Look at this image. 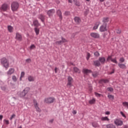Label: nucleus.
<instances>
[{
	"instance_id": "8",
	"label": "nucleus",
	"mask_w": 128,
	"mask_h": 128,
	"mask_svg": "<svg viewBox=\"0 0 128 128\" xmlns=\"http://www.w3.org/2000/svg\"><path fill=\"white\" fill-rule=\"evenodd\" d=\"M62 40L57 41L56 42V44H64V42H68V40L64 38V37H62Z\"/></svg>"
},
{
	"instance_id": "49",
	"label": "nucleus",
	"mask_w": 128,
	"mask_h": 128,
	"mask_svg": "<svg viewBox=\"0 0 128 128\" xmlns=\"http://www.w3.org/2000/svg\"><path fill=\"white\" fill-rule=\"evenodd\" d=\"M58 68L56 67L55 68H54V72H55V74H58Z\"/></svg>"
},
{
	"instance_id": "39",
	"label": "nucleus",
	"mask_w": 128,
	"mask_h": 128,
	"mask_svg": "<svg viewBox=\"0 0 128 128\" xmlns=\"http://www.w3.org/2000/svg\"><path fill=\"white\" fill-rule=\"evenodd\" d=\"M90 54L88 52L87 53V56L86 58L87 60H90Z\"/></svg>"
},
{
	"instance_id": "3",
	"label": "nucleus",
	"mask_w": 128,
	"mask_h": 128,
	"mask_svg": "<svg viewBox=\"0 0 128 128\" xmlns=\"http://www.w3.org/2000/svg\"><path fill=\"white\" fill-rule=\"evenodd\" d=\"M56 100L53 97H48L44 99V102L46 104H52Z\"/></svg>"
},
{
	"instance_id": "2",
	"label": "nucleus",
	"mask_w": 128,
	"mask_h": 128,
	"mask_svg": "<svg viewBox=\"0 0 128 128\" xmlns=\"http://www.w3.org/2000/svg\"><path fill=\"white\" fill-rule=\"evenodd\" d=\"M20 8V4L18 2H13L11 5V8L12 12H16Z\"/></svg>"
},
{
	"instance_id": "64",
	"label": "nucleus",
	"mask_w": 128,
	"mask_h": 128,
	"mask_svg": "<svg viewBox=\"0 0 128 128\" xmlns=\"http://www.w3.org/2000/svg\"><path fill=\"white\" fill-rule=\"evenodd\" d=\"M18 128H22V126H20Z\"/></svg>"
},
{
	"instance_id": "48",
	"label": "nucleus",
	"mask_w": 128,
	"mask_h": 128,
	"mask_svg": "<svg viewBox=\"0 0 128 128\" xmlns=\"http://www.w3.org/2000/svg\"><path fill=\"white\" fill-rule=\"evenodd\" d=\"M94 55L96 56H100V53H98V52H95L94 53Z\"/></svg>"
},
{
	"instance_id": "41",
	"label": "nucleus",
	"mask_w": 128,
	"mask_h": 128,
	"mask_svg": "<svg viewBox=\"0 0 128 128\" xmlns=\"http://www.w3.org/2000/svg\"><path fill=\"white\" fill-rule=\"evenodd\" d=\"M92 74V76H94V78H96V76H98V74L96 72H94Z\"/></svg>"
},
{
	"instance_id": "22",
	"label": "nucleus",
	"mask_w": 128,
	"mask_h": 128,
	"mask_svg": "<svg viewBox=\"0 0 128 128\" xmlns=\"http://www.w3.org/2000/svg\"><path fill=\"white\" fill-rule=\"evenodd\" d=\"M94 64L96 66H100V62L98 60L94 61Z\"/></svg>"
},
{
	"instance_id": "1",
	"label": "nucleus",
	"mask_w": 128,
	"mask_h": 128,
	"mask_svg": "<svg viewBox=\"0 0 128 128\" xmlns=\"http://www.w3.org/2000/svg\"><path fill=\"white\" fill-rule=\"evenodd\" d=\"M30 88H26L22 92H18V94L20 98H24L28 92H30Z\"/></svg>"
},
{
	"instance_id": "18",
	"label": "nucleus",
	"mask_w": 128,
	"mask_h": 128,
	"mask_svg": "<svg viewBox=\"0 0 128 128\" xmlns=\"http://www.w3.org/2000/svg\"><path fill=\"white\" fill-rule=\"evenodd\" d=\"M56 13L58 16L62 20V11L60 10H57Z\"/></svg>"
},
{
	"instance_id": "46",
	"label": "nucleus",
	"mask_w": 128,
	"mask_h": 128,
	"mask_svg": "<svg viewBox=\"0 0 128 128\" xmlns=\"http://www.w3.org/2000/svg\"><path fill=\"white\" fill-rule=\"evenodd\" d=\"M120 62H124V58H120Z\"/></svg>"
},
{
	"instance_id": "11",
	"label": "nucleus",
	"mask_w": 128,
	"mask_h": 128,
	"mask_svg": "<svg viewBox=\"0 0 128 128\" xmlns=\"http://www.w3.org/2000/svg\"><path fill=\"white\" fill-rule=\"evenodd\" d=\"M90 36L94 38H100V34L96 32H91Z\"/></svg>"
},
{
	"instance_id": "30",
	"label": "nucleus",
	"mask_w": 128,
	"mask_h": 128,
	"mask_svg": "<svg viewBox=\"0 0 128 128\" xmlns=\"http://www.w3.org/2000/svg\"><path fill=\"white\" fill-rule=\"evenodd\" d=\"M98 26H100V23L96 22L94 26L93 27V30H98Z\"/></svg>"
},
{
	"instance_id": "50",
	"label": "nucleus",
	"mask_w": 128,
	"mask_h": 128,
	"mask_svg": "<svg viewBox=\"0 0 128 128\" xmlns=\"http://www.w3.org/2000/svg\"><path fill=\"white\" fill-rule=\"evenodd\" d=\"M14 118H16V114H13L10 118V120Z\"/></svg>"
},
{
	"instance_id": "14",
	"label": "nucleus",
	"mask_w": 128,
	"mask_h": 128,
	"mask_svg": "<svg viewBox=\"0 0 128 128\" xmlns=\"http://www.w3.org/2000/svg\"><path fill=\"white\" fill-rule=\"evenodd\" d=\"M14 72V68H10L8 72H7L8 76H12Z\"/></svg>"
},
{
	"instance_id": "5",
	"label": "nucleus",
	"mask_w": 128,
	"mask_h": 128,
	"mask_svg": "<svg viewBox=\"0 0 128 128\" xmlns=\"http://www.w3.org/2000/svg\"><path fill=\"white\" fill-rule=\"evenodd\" d=\"M72 82H73L72 78L70 76H68V84H67V86L68 88H72Z\"/></svg>"
},
{
	"instance_id": "28",
	"label": "nucleus",
	"mask_w": 128,
	"mask_h": 128,
	"mask_svg": "<svg viewBox=\"0 0 128 128\" xmlns=\"http://www.w3.org/2000/svg\"><path fill=\"white\" fill-rule=\"evenodd\" d=\"M8 30L10 32H12V30H14V28L10 26H8Z\"/></svg>"
},
{
	"instance_id": "44",
	"label": "nucleus",
	"mask_w": 128,
	"mask_h": 128,
	"mask_svg": "<svg viewBox=\"0 0 128 128\" xmlns=\"http://www.w3.org/2000/svg\"><path fill=\"white\" fill-rule=\"evenodd\" d=\"M111 62H114V64H118V62L116 61V58L114 59H112L111 60Z\"/></svg>"
},
{
	"instance_id": "61",
	"label": "nucleus",
	"mask_w": 128,
	"mask_h": 128,
	"mask_svg": "<svg viewBox=\"0 0 128 128\" xmlns=\"http://www.w3.org/2000/svg\"><path fill=\"white\" fill-rule=\"evenodd\" d=\"M68 2H70V3L72 2V0H68Z\"/></svg>"
},
{
	"instance_id": "17",
	"label": "nucleus",
	"mask_w": 128,
	"mask_h": 128,
	"mask_svg": "<svg viewBox=\"0 0 128 128\" xmlns=\"http://www.w3.org/2000/svg\"><path fill=\"white\" fill-rule=\"evenodd\" d=\"M33 24L36 26V28H38V26H40V24L38 23V20H34L33 22Z\"/></svg>"
},
{
	"instance_id": "62",
	"label": "nucleus",
	"mask_w": 128,
	"mask_h": 128,
	"mask_svg": "<svg viewBox=\"0 0 128 128\" xmlns=\"http://www.w3.org/2000/svg\"><path fill=\"white\" fill-rule=\"evenodd\" d=\"M100 1L101 2H104V0H100Z\"/></svg>"
},
{
	"instance_id": "12",
	"label": "nucleus",
	"mask_w": 128,
	"mask_h": 128,
	"mask_svg": "<svg viewBox=\"0 0 128 128\" xmlns=\"http://www.w3.org/2000/svg\"><path fill=\"white\" fill-rule=\"evenodd\" d=\"M16 38L20 42H22V34H20V33L16 34Z\"/></svg>"
},
{
	"instance_id": "10",
	"label": "nucleus",
	"mask_w": 128,
	"mask_h": 128,
	"mask_svg": "<svg viewBox=\"0 0 128 128\" xmlns=\"http://www.w3.org/2000/svg\"><path fill=\"white\" fill-rule=\"evenodd\" d=\"M100 30L102 32H106V24H104L101 26L100 28Z\"/></svg>"
},
{
	"instance_id": "36",
	"label": "nucleus",
	"mask_w": 128,
	"mask_h": 128,
	"mask_svg": "<svg viewBox=\"0 0 128 128\" xmlns=\"http://www.w3.org/2000/svg\"><path fill=\"white\" fill-rule=\"evenodd\" d=\"M26 64H30L32 62V59L28 58L26 60Z\"/></svg>"
},
{
	"instance_id": "26",
	"label": "nucleus",
	"mask_w": 128,
	"mask_h": 128,
	"mask_svg": "<svg viewBox=\"0 0 128 128\" xmlns=\"http://www.w3.org/2000/svg\"><path fill=\"white\" fill-rule=\"evenodd\" d=\"M107 128H116V126L113 124H108L106 126Z\"/></svg>"
},
{
	"instance_id": "47",
	"label": "nucleus",
	"mask_w": 128,
	"mask_h": 128,
	"mask_svg": "<svg viewBox=\"0 0 128 128\" xmlns=\"http://www.w3.org/2000/svg\"><path fill=\"white\" fill-rule=\"evenodd\" d=\"M108 98H112V100H114V96L108 94Z\"/></svg>"
},
{
	"instance_id": "51",
	"label": "nucleus",
	"mask_w": 128,
	"mask_h": 128,
	"mask_svg": "<svg viewBox=\"0 0 128 128\" xmlns=\"http://www.w3.org/2000/svg\"><path fill=\"white\" fill-rule=\"evenodd\" d=\"M116 32L117 34H120V32H122V31L118 29L116 30Z\"/></svg>"
},
{
	"instance_id": "19",
	"label": "nucleus",
	"mask_w": 128,
	"mask_h": 128,
	"mask_svg": "<svg viewBox=\"0 0 128 128\" xmlns=\"http://www.w3.org/2000/svg\"><path fill=\"white\" fill-rule=\"evenodd\" d=\"M118 66L120 68H122V70H126V66L124 64L118 63Z\"/></svg>"
},
{
	"instance_id": "29",
	"label": "nucleus",
	"mask_w": 128,
	"mask_h": 128,
	"mask_svg": "<svg viewBox=\"0 0 128 128\" xmlns=\"http://www.w3.org/2000/svg\"><path fill=\"white\" fill-rule=\"evenodd\" d=\"M74 20L76 24H80V18L78 17H75Z\"/></svg>"
},
{
	"instance_id": "31",
	"label": "nucleus",
	"mask_w": 128,
	"mask_h": 128,
	"mask_svg": "<svg viewBox=\"0 0 128 128\" xmlns=\"http://www.w3.org/2000/svg\"><path fill=\"white\" fill-rule=\"evenodd\" d=\"M100 82L102 84H108V80H104V79H102L100 80Z\"/></svg>"
},
{
	"instance_id": "27",
	"label": "nucleus",
	"mask_w": 128,
	"mask_h": 128,
	"mask_svg": "<svg viewBox=\"0 0 128 128\" xmlns=\"http://www.w3.org/2000/svg\"><path fill=\"white\" fill-rule=\"evenodd\" d=\"M101 120L103 121L108 122L110 120V118H108V116L102 117Z\"/></svg>"
},
{
	"instance_id": "37",
	"label": "nucleus",
	"mask_w": 128,
	"mask_h": 128,
	"mask_svg": "<svg viewBox=\"0 0 128 128\" xmlns=\"http://www.w3.org/2000/svg\"><path fill=\"white\" fill-rule=\"evenodd\" d=\"M24 72H22L20 76V80H22V78H24Z\"/></svg>"
},
{
	"instance_id": "42",
	"label": "nucleus",
	"mask_w": 128,
	"mask_h": 128,
	"mask_svg": "<svg viewBox=\"0 0 128 128\" xmlns=\"http://www.w3.org/2000/svg\"><path fill=\"white\" fill-rule=\"evenodd\" d=\"M112 60V56H108V58L106 59L107 62H110V60Z\"/></svg>"
},
{
	"instance_id": "45",
	"label": "nucleus",
	"mask_w": 128,
	"mask_h": 128,
	"mask_svg": "<svg viewBox=\"0 0 128 128\" xmlns=\"http://www.w3.org/2000/svg\"><path fill=\"white\" fill-rule=\"evenodd\" d=\"M4 122L6 124H10V121L8 120H4Z\"/></svg>"
},
{
	"instance_id": "25",
	"label": "nucleus",
	"mask_w": 128,
	"mask_h": 128,
	"mask_svg": "<svg viewBox=\"0 0 128 128\" xmlns=\"http://www.w3.org/2000/svg\"><path fill=\"white\" fill-rule=\"evenodd\" d=\"M74 70L75 72H77L78 74H80V69H78V68L76 67H74Z\"/></svg>"
},
{
	"instance_id": "38",
	"label": "nucleus",
	"mask_w": 128,
	"mask_h": 128,
	"mask_svg": "<svg viewBox=\"0 0 128 128\" xmlns=\"http://www.w3.org/2000/svg\"><path fill=\"white\" fill-rule=\"evenodd\" d=\"M94 94H95V96L97 97H98V98H100V96H102V94H98L96 92H95Z\"/></svg>"
},
{
	"instance_id": "58",
	"label": "nucleus",
	"mask_w": 128,
	"mask_h": 128,
	"mask_svg": "<svg viewBox=\"0 0 128 128\" xmlns=\"http://www.w3.org/2000/svg\"><path fill=\"white\" fill-rule=\"evenodd\" d=\"M2 90H6V88L4 86H2L1 88Z\"/></svg>"
},
{
	"instance_id": "16",
	"label": "nucleus",
	"mask_w": 128,
	"mask_h": 128,
	"mask_svg": "<svg viewBox=\"0 0 128 128\" xmlns=\"http://www.w3.org/2000/svg\"><path fill=\"white\" fill-rule=\"evenodd\" d=\"M82 72L84 74H90V72H92L90 70L86 68H84Z\"/></svg>"
},
{
	"instance_id": "53",
	"label": "nucleus",
	"mask_w": 128,
	"mask_h": 128,
	"mask_svg": "<svg viewBox=\"0 0 128 128\" xmlns=\"http://www.w3.org/2000/svg\"><path fill=\"white\" fill-rule=\"evenodd\" d=\"M64 14L65 16H68V14H70V12H66Z\"/></svg>"
},
{
	"instance_id": "23",
	"label": "nucleus",
	"mask_w": 128,
	"mask_h": 128,
	"mask_svg": "<svg viewBox=\"0 0 128 128\" xmlns=\"http://www.w3.org/2000/svg\"><path fill=\"white\" fill-rule=\"evenodd\" d=\"M38 18L42 20V22H44V16L42 14H40L38 16Z\"/></svg>"
},
{
	"instance_id": "57",
	"label": "nucleus",
	"mask_w": 128,
	"mask_h": 128,
	"mask_svg": "<svg viewBox=\"0 0 128 128\" xmlns=\"http://www.w3.org/2000/svg\"><path fill=\"white\" fill-rule=\"evenodd\" d=\"M4 118V116L2 115H0V120H2V118Z\"/></svg>"
},
{
	"instance_id": "52",
	"label": "nucleus",
	"mask_w": 128,
	"mask_h": 128,
	"mask_svg": "<svg viewBox=\"0 0 128 128\" xmlns=\"http://www.w3.org/2000/svg\"><path fill=\"white\" fill-rule=\"evenodd\" d=\"M105 114L109 116V114H110V111H107L105 112Z\"/></svg>"
},
{
	"instance_id": "9",
	"label": "nucleus",
	"mask_w": 128,
	"mask_h": 128,
	"mask_svg": "<svg viewBox=\"0 0 128 128\" xmlns=\"http://www.w3.org/2000/svg\"><path fill=\"white\" fill-rule=\"evenodd\" d=\"M114 123L116 126H122L123 122L120 119H115L114 120Z\"/></svg>"
},
{
	"instance_id": "63",
	"label": "nucleus",
	"mask_w": 128,
	"mask_h": 128,
	"mask_svg": "<svg viewBox=\"0 0 128 128\" xmlns=\"http://www.w3.org/2000/svg\"><path fill=\"white\" fill-rule=\"evenodd\" d=\"M124 128H128V126H124Z\"/></svg>"
},
{
	"instance_id": "33",
	"label": "nucleus",
	"mask_w": 128,
	"mask_h": 128,
	"mask_svg": "<svg viewBox=\"0 0 128 128\" xmlns=\"http://www.w3.org/2000/svg\"><path fill=\"white\" fill-rule=\"evenodd\" d=\"M95 102H96V99L94 98H92V100L89 101V104H95Z\"/></svg>"
},
{
	"instance_id": "4",
	"label": "nucleus",
	"mask_w": 128,
	"mask_h": 128,
	"mask_svg": "<svg viewBox=\"0 0 128 128\" xmlns=\"http://www.w3.org/2000/svg\"><path fill=\"white\" fill-rule=\"evenodd\" d=\"M1 63L3 64L4 68H8V59L2 58L1 60Z\"/></svg>"
},
{
	"instance_id": "54",
	"label": "nucleus",
	"mask_w": 128,
	"mask_h": 128,
	"mask_svg": "<svg viewBox=\"0 0 128 128\" xmlns=\"http://www.w3.org/2000/svg\"><path fill=\"white\" fill-rule=\"evenodd\" d=\"M120 114H122V116H124V118H126V115H124V114L122 112H120Z\"/></svg>"
},
{
	"instance_id": "21",
	"label": "nucleus",
	"mask_w": 128,
	"mask_h": 128,
	"mask_svg": "<svg viewBox=\"0 0 128 128\" xmlns=\"http://www.w3.org/2000/svg\"><path fill=\"white\" fill-rule=\"evenodd\" d=\"M92 126L93 128H100V124L97 122H92Z\"/></svg>"
},
{
	"instance_id": "59",
	"label": "nucleus",
	"mask_w": 128,
	"mask_h": 128,
	"mask_svg": "<svg viewBox=\"0 0 128 128\" xmlns=\"http://www.w3.org/2000/svg\"><path fill=\"white\" fill-rule=\"evenodd\" d=\"M114 72V70H112V72L109 74H112Z\"/></svg>"
},
{
	"instance_id": "6",
	"label": "nucleus",
	"mask_w": 128,
	"mask_h": 128,
	"mask_svg": "<svg viewBox=\"0 0 128 128\" xmlns=\"http://www.w3.org/2000/svg\"><path fill=\"white\" fill-rule=\"evenodd\" d=\"M0 10L3 12H6L8 10H10V6L8 4H4L2 6Z\"/></svg>"
},
{
	"instance_id": "56",
	"label": "nucleus",
	"mask_w": 128,
	"mask_h": 128,
	"mask_svg": "<svg viewBox=\"0 0 128 128\" xmlns=\"http://www.w3.org/2000/svg\"><path fill=\"white\" fill-rule=\"evenodd\" d=\"M72 113L73 114H76V110H73Z\"/></svg>"
},
{
	"instance_id": "15",
	"label": "nucleus",
	"mask_w": 128,
	"mask_h": 128,
	"mask_svg": "<svg viewBox=\"0 0 128 128\" xmlns=\"http://www.w3.org/2000/svg\"><path fill=\"white\" fill-rule=\"evenodd\" d=\"M99 61L102 64H104L106 63V58L104 57H100L99 58Z\"/></svg>"
},
{
	"instance_id": "34",
	"label": "nucleus",
	"mask_w": 128,
	"mask_h": 128,
	"mask_svg": "<svg viewBox=\"0 0 128 128\" xmlns=\"http://www.w3.org/2000/svg\"><path fill=\"white\" fill-rule=\"evenodd\" d=\"M102 22H104V24H106V22H108V18H104Z\"/></svg>"
},
{
	"instance_id": "7",
	"label": "nucleus",
	"mask_w": 128,
	"mask_h": 128,
	"mask_svg": "<svg viewBox=\"0 0 128 128\" xmlns=\"http://www.w3.org/2000/svg\"><path fill=\"white\" fill-rule=\"evenodd\" d=\"M33 102L36 110L40 112V108H38V101H36V99H34L33 100Z\"/></svg>"
},
{
	"instance_id": "60",
	"label": "nucleus",
	"mask_w": 128,
	"mask_h": 128,
	"mask_svg": "<svg viewBox=\"0 0 128 128\" xmlns=\"http://www.w3.org/2000/svg\"><path fill=\"white\" fill-rule=\"evenodd\" d=\"M54 122V120H50V122Z\"/></svg>"
},
{
	"instance_id": "40",
	"label": "nucleus",
	"mask_w": 128,
	"mask_h": 128,
	"mask_svg": "<svg viewBox=\"0 0 128 128\" xmlns=\"http://www.w3.org/2000/svg\"><path fill=\"white\" fill-rule=\"evenodd\" d=\"M35 48H36V46H34V44H32L30 46V50H34Z\"/></svg>"
},
{
	"instance_id": "32",
	"label": "nucleus",
	"mask_w": 128,
	"mask_h": 128,
	"mask_svg": "<svg viewBox=\"0 0 128 128\" xmlns=\"http://www.w3.org/2000/svg\"><path fill=\"white\" fill-rule=\"evenodd\" d=\"M12 80H13V82H18V78H16V76H12Z\"/></svg>"
},
{
	"instance_id": "20",
	"label": "nucleus",
	"mask_w": 128,
	"mask_h": 128,
	"mask_svg": "<svg viewBox=\"0 0 128 128\" xmlns=\"http://www.w3.org/2000/svg\"><path fill=\"white\" fill-rule=\"evenodd\" d=\"M28 82H34V78L32 76H29L28 77Z\"/></svg>"
},
{
	"instance_id": "35",
	"label": "nucleus",
	"mask_w": 128,
	"mask_h": 128,
	"mask_svg": "<svg viewBox=\"0 0 128 128\" xmlns=\"http://www.w3.org/2000/svg\"><path fill=\"white\" fill-rule=\"evenodd\" d=\"M122 104L124 106H125V108H128V102H123Z\"/></svg>"
},
{
	"instance_id": "13",
	"label": "nucleus",
	"mask_w": 128,
	"mask_h": 128,
	"mask_svg": "<svg viewBox=\"0 0 128 128\" xmlns=\"http://www.w3.org/2000/svg\"><path fill=\"white\" fill-rule=\"evenodd\" d=\"M56 12L54 9H52L48 11L47 14L49 16H52Z\"/></svg>"
},
{
	"instance_id": "43",
	"label": "nucleus",
	"mask_w": 128,
	"mask_h": 128,
	"mask_svg": "<svg viewBox=\"0 0 128 128\" xmlns=\"http://www.w3.org/2000/svg\"><path fill=\"white\" fill-rule=\"evenodd\" d=\"M107 90L108 92H114V88H107Z\"/></svg>"
},
{
	"instance_id": "24",
	"label": "nucleus",
	"mask_w": 128,
	"mask_h": 128,
	"mask_svg": "<svg viewBox=\"0 0 128 128\" xmlns=\"http://www.w3.org/2000/svg\"><path fill=\"white\" fill-rule=\"evenodd\" d=\"M34 30L36 34V36H38L40 34V28H38V27H36L34 28Z\"/></svg>"
},
{
	"instance_id": "55",
	"label": "nucleus",
	"mask_w": 128,
	"mask_h": 128,
	"mask_svg": "<svg viewBox=\"0 0 128 128\" xmlns=\"http://www.w3.org/2000/svg\"><path fill=\"white\" fill-rule=\"evenodd\" d=\"M92 90V87L90 86L89 87V92H91Z\"/></svg>"
}]
</instances>
